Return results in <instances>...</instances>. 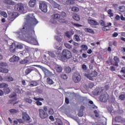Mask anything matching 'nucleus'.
<instances>
[{"mask_svg": "<svg viewBox=\"0 0 125 125\" xmlns=\"http://www.w3.org/2000/svg\"><path fill=\"white\" fill-rule=\"evenodd\" d=\"M35 31L30 30L27 32L20 35L21 40H28L31 43H34V42H37V38L34 37Z\"/></svg>", "mask_w": 125, "mask_h": 125, "instance_id": "obj_1", "label": "nucleus"}, {"mask_svg": "<svg viewBox=\"0 0 125 125\" xmlns=\"http://www.w3.org/2000/svg\"><path fill=\"white\" fill-rule=\"evenodd\" d=\"M25 19L27 23H30L31 26H36L39 21L35 18V16L30 14L25 17Z\"/></svg>", "mask_w": 125, "mask_h": 125, "instance_id": "obj_2", "label": "nucleus"}, {"mask_svg": "<svg viewBox=\"0 0 125 125\" xmlns=\"http://www.w3.org/2000/svg\"><path fill=\"white\" fill-rule=\"evenodd\" d=\"M98 75L97 72L94 71L92 72L91 73H85L84 76L88 79L90 81H94V78L97 77Z\"/></svg>", "mask_w": 125, "mask_h": 125, "instance_id": "obj_3", "label": "nucleus"}, {"mask_svg": "<svg viewBox=\"0 0 125 125\" xmlns=\"http://www.w3.org/2000/svg\"><path fill=\"white\" fill-rule=\"evenodd\" d=\"M72 80L74 83H80L82 80V77L80 75V73L75 72L73 74Z\"/></svg>", "mask_w": 125, "mask_h": 125, "instance_id": "obj_4", "label": "nucleus"}, {"mask_svg": "<svg viewBox=\"0 0 125 125\" xmlns=\"http://www.w3.org/2000/svg\"><path fill=\"white\" fill-rule=\"evenodd\" d=\"M40 9L45 13L47 12V5L44 1H41L39 6Z\"/></svg>", "mask_w": 125, "mask_h": 125, "instance_id": "obj_5", "label": "nucleus"}, {"mask_svg": "<svg viewBox=\"0 0 125 125\" xmlns=\"http://www.w3.org/2000/svg\"><path fill=\"white\" fill-rule=\"evenodd\" d=\"M62 55L63 56V57L66 58V59H70V58L72 57V53L71 52L66 49L63 50L62 51Z\"/></svg>", "mask_w": 125, "mask_h": 125, "instance_id": "obj_6", "label": "nucleus"}, {"mask_svg": "<svg viewBox=\"0 0 125 125\" xmlns=\"http://www.w3.org/2000/svg\"><path fill=\"white\" fill-rule=\"evenodd\" d=\"M40 117L41 119L43 120L44 119H46L48 117V114L47 113L44 112V110L42 109H40L39 110Z\"/></svg>", "mask_w": 125, "mask_h": 125, "instance_id": "obj_7", "label": "nucleus"}, {"mask_svg": "<svg viewBox=\"0 0 125 125\" xmlns=\"http://www.w3.org/2000/svg\"><path fill=\"white\" fill-rule=\"evenodd\" d=\"M15 9L16 11L23 12L24 11V5L22 3H19L15 5Z\"/></svg>", "mask_w": 125, "mask_h": 125, "instance_id": "obj_8", "label": "nucleus"}, {"mask_svg": "<svg viewBox=\"0 0 125 125\" xmlns=\"http://www.w3.org/2000/svg\"><path fill=\"white\" fill-rule=\"evenodd\" d=\"M100 101L101 102H107L109 99V95L107 93L101 95L99 97Z\"/></svg>", "mask_w": 125, "mask_h": 125, "instance_id": "obj_9", "label": "nucleus"}, {"mask_svg": "<svg viewBox=\"0 0 125 125\" xmlns=\"http://www.w3.org/2000/svg\"><path fill=\"white\" fill-rule=\"evenodd\" d=\"M42 71L45 75V77H53L55 75L52 72L49 71V70L45 69V68H43Z\"/></svg>", "mask_w": 125, "mask_h": 125, "instance_id": "obj_10", "label": "nucleus"}, {"mask_svg": "<svg viewBox=\"0 0 125 125\" xmlns=\"http://www.w3.org/2000/svg\"><path fill=\"white\" fill-rule=\"evenodd\" d=\"M88 24H90L91 27L95 28V26L99 25V23L95 20H88Z\"/></svg>", "mask_w": 125, "mask_h": 125, "instance_id": "obj_11", "label": "nucleus"}, {"mask_svg": "<svg viewBox=\"0 0 125 125\" xmlns=\"http://www.w3.org/2000/svg\"><path fill=\"white\" fill-rule=\"evenodd\" d=\"M55 8H61V6L53 0H47Z\"/></svg>", "mask_w": 125, "mask_h": 125, "instance_id": "obj_12", "label": "nucleus"}, {"mask_svg": "<svg viewBox=\"0 0 125 125\" xmlns=\"http://www.w3.org/2000/svg\"><path fill=\"white\" fill-rule=\"evenodd\" d=\"M113 60L115 61V63L111 62V65L115 66L116 67H119V63H120V59L117 56H115L113 58Z\"/></svg>", "mask_w": 125, "mask_h": 125, "instance_id": "obj_13", "label": "nucleus"}, {"mask_svg": "<svg viewBox=\"0 0 125 125\" xmlns=\"http://www.w3.org/2000/svg\"><path fill=\"white\" fill-rule=\"evenodd\" d=\"M10 51L12 53H14L16 51V44L15 43H12L11 45L9 46Z\"/></svg>", "mask_w": 125, "mask_h": 125, "instance_id": "obj_14", "label": "nucleus"}, {"mask_svg": "<svg viewBox=\"0 0 125 125\" xmlns=\"http://www.w3.org/2000/svg\"><path fill=\"white\" fill-rule=\"evenodd\" d=\"M55 70L57 71V73H61L62 72L63 68L61 65H59L58 64H56L55 65Z\"/></svg>", "mask_w": 125, "mask_h": 125, "instance_id": "obj_15", "label": "nucleus"}, {"mask_svg": "<svg viewBox=\"0 0 125 125\" xmlns=\"http://www.w3.org/2000/svg\"><path fill=\"white\" fill-rule=\"evenodd\" d=\"M36 3H37L36 0H30L29 2V6L30 7H34L35 5H36Z\"/></svg>", "mask_w": 125, "mask_h": 125, "instance_id": "obj_16", "label": "nucleus"}, {"mask_svg": "<svg viewBox=\"0 0 125 125\" xmlns=\"http://www.w3.org/2000/svg\"><path fill=\"white\" fill-rule=\"evenodd\" d=\"M19 60V57L14 56L13 57L11 58L9 60L10 62H17Z\"/></svg>", "mask_w": 125, "mask_h": 125, "instance_id": "obj_17", "label": "nucleus"}, {"mask_svg": "<svg viewBox=\"0 0 125 125\" xmlns=\"http://www.w3.org/2000/svg\"><path fill=\"white\" fill-rule=\"evenodd\" d=\"M22 119L23 120H24V121H29V120H30V116H29L26 113L23 112Z\"/></svg>", "mask_w": 125, "mask_h": 125, "instance_id": "obj_18", "label": "nucleus"}, {"mask_svg": "<svg viewBox=\"0 0 125 125\" xmlns=\"http://www.w3.org/2000/svg\"><path fill=\"white\" fill-rule=\"evenodd\" d=\"M39 83L36 81H30L28 85L30 87H33V86H37Z\"/></svg>", "mask_w": 125, "mask_h": 125, "instance_id": "obj_19", "label": "nucleus"}, {"mask_svg": "<svg viewBox=\"0 0 125 125\" xmlns=\"http://www.w3.org/2000/svg\"><path fill=\"white\" fill-rule=\"evenodd\" d=\"M4 3H6V4H9L10 5H14V4H15V2L11 0H5L4 1Z\"/></svg>", "mask_w": 125, "mask_h": 125, "instance_id": "obj_20", "label": "nucleus"}, {"mask_svg": "<svg viewBox=\"0 0 125 125\" xmlns=\"http://www.w3.org/2000/svg\"><path fill=\"white\" fill-rule=\"evenodd\" d=\"M84 31L86 32V33H90V34H94V31L90 28H84Z\"/></svg>", "mask_w": 125, "mask_h": 125, "instance_id": "obj_21", "label": "nucleus"}, {"mask_svg": "<svg viewBox=\"0 0 125 125\" xmlns=\"http://www.w3.org/2000/svg\"><path fill=\"white\" fill-rule=\"evenodd\" d=\"M73 18V19H74V20H76V21H80V20L81 19L80 18V16L77 14H74Z\"/></svg>", "mask_w": 125, "mask_h": 125, "instance_id": "obj_22", "label": "nucleus"}, {"mask_svg": "<svg viewBox=\"0 0 125 125\" xmlns=\"http://www.w3.org/2000/svg\"><path fill=\"white\" fill-rule=\"evenodd\" d=\"M8 87V85L6 83H0V88H7Z\"/></svg>", "mask_w": 125, "mask_h": 125, "instance_id": "obj_23", "label": "nucleus"}, {"mask_svg": "<svg viewBox=\"0 0 125 125\" xmlns=\"http://www.w3.org/2000/svg\"><path fill=\"white\" fill-rule=\"evenodd\" d=\"M8 69H6V68H4L1 67H0V73H8Z\"/></svg>", "mask_w": 125, "mask_h": 125, "instance_id": "obj_24", "label": "nucleus"}, {"mask_svg": "<svg viewBox=\"0 0 125 125\" xmlns=\"http://www.w3.org/2000/svg\"><path fill=\"white\" fill-rule=\"evenodd\" d=\"M27 26H28V24H27V23H24L22 28L21 29V33H24V31H26L27 29Z\"/></svg>", "mask_w": 125, "mask_h": 125, "instance_id": "obj_25", "label": "nucleus"}, {"mask_svg": "<svg viewBox=\"0 0 125 125\" xmlns=\"http://www.w3.org/2000/svg\"><path fill=\"white\" fill-rule=\"evenodd\" d=\"M65 36L67 38H71V36H73V32L72 31H67L65 33Z\"/></svg>", "mask_w": 125, "mask_h": 125, "instance_id": "obj_26", "label": "nucleus"}, {"mask_svg": "<svg viewBox=\"0 0 125 125\" xmlns=\"http://www.w3.org/2000/svg\"><path fill=\"white\" fill-rule=\"evenodd\" d=\"M46 82L48 84H53V83H54L53 80H52V79H50V78H48L47 79Z\"/></svg>", "mask_w": 125, "mask_h": 125, "instance_id": "obj_27", "label": "nucleus"}, {"mask_svg": "<svg viewBox=\"0 0 125 125\" xmlns=\"http://www.w3.org/2000/svg\"><path fill=\"white\" fill-rule=\"evenodd\" d=\"M64 71L65 73H67V74H69V73H71V68L69 66H66L64 69Z\"/></svg>", "mask_w": 125, "mask_h": 125, "instance_id": "obj_28", "label": "nucleus"}, {"mask_svg": "<svg viewBox=\"0 0 125 125\" xmlns=\"http://www.w3.org/2000/svg\"><path fill=\"white\" fill-rule=\"evenodd\" d=\"M16 14H17V13L15 12L11 14L9 16L10 19H14L16 17Z\"/></svg>", "mask_w": 125, "mask_h": 125, "instance_id": "obj_29", "label": "nucleus"}, {"mask_svg": "<svg viewBox=\"0 0 125 125\" xmlns=\"http://www.w3.org/2000/svg\"><path fill=\"white\" fill-rule=\"evenodd\" d=\"M56 125H63V123H62V121L60 119H57V121L55 122Z\"/></svg>", "mask_w": 125, "mask_h": 125, "instance_id": "obj_30", "label": "nucleus"}, {"mask_svg": "<svg viewBox=\"0 0 125 125\" xmlns=\"http://www.w3.org/2000/svg\"><path fill=\"white\" fill-rule=\"evenodd\" d=\"M107 13L108 14V16L109 17H113L114 16V14L112 13V10L111 9H108L107 10Z\"/></svg>", "mask_w": 125, "mask_h": 125, "instance_id": "obj_31", "label": "nucleus"}, {"mask_svg": "<svg viewBox=\"0 0 125 125\" xmlns=\"http://www.w3.org/2000/svg\"><path fill=\"white\" fill-rule=\"evenodd\" d=\"M6 81H7V82H13L14 79L11 76H7L6 77Z\"/></svg>", "mask_w": 125, "mask_h": 125, "instance_id": "obj_32", "label": "nucleus"}, {"mask_svg": "<svg viewBox=\"0 0 125 125\" xmlns=\"http://www.w3.org/2000/svg\"><path fill=\"white\" fill-rule=\"evenodd\" d=\"M72 11L73 12H78L80 10V9L78 7H72Z\"/></svg>", "mask_w": 125, "mask_h": 125, "instance_id": "obj_33", "label": "nucleus"}, {"mask_svg": "<svg viewBox=\"0 0 125 125\" xmlns=\"http://www.w3.org/2000/svg\"><path fill=\"white\" fill-rule=\"evenodd\" d=\"M33 71V69L32 68H27L26 70L25 71V74L26 75H29L31 72Z\"/></svg>", "mask_w": 125, "mask_h": 125, "instance_id": "obj_34", "label": "nucleus"}, {"mask_svg": "<svg viewBox=\"0 0 125 125\" xmlns=\"http://www.w3.org/2000/svg\"><path fill=\"white\" fill-rule=\"evenodd\" d=\"M64 46H65V47H66V48H68V49H71V48L73 47V46L68 43H65Z\"/></svg>", "mask_w": 125, "mask_h": 125, "instance_id": "obj_35", "label": "nucleus"}, {"mask_svg": "<svg viewBox=\"0 0 125 125\" xmlns=\"http://www.w3.org/2000/svg\"><path fill=\"white\" fill-rule=\"evenodd\" d=\"M119 11H121V12H125V6H119Z\"/></svg>", "mask_w": 125, "mask_h": 125, "instance_id": "obj_36", "label": "nucleus"}, {"mask_svg": "<svg viewBox=\"0 0 125 125\" xmlns=\"http://www.w3.org/2000/svg\"><path fill=\"white\" fill-rule=\"evenodd\" d=\"M28 62H29V60H28L27 59H25L22 61H21L20 62V63L21 64H26V63H28Z\"/></svg>", "mask_w": 125, "mask_h": 125, "instance_id": "obj_37", "label": "nucleus"}, {"mask_svg": "<svg viewBox=\"0 0 125 125\" xmlns=\"http://www.w3.org/2000/svg\"><path fill=\"white\" fill-rule=\"evenodd\" d=\"M24 101H25V102H27V103H29L30 104L33 102V101L31 99L28 98H24Z\"/></svg>", "mask_w": 125, "mask_h": 125, "instance_id": "obj_38", "label": "nucleus"}, {"mask_svg": "<svg viewBox=\"0 0 125 125\" xmlns=\"http://www.w3.org/2000/svg\"><path fill=\"white\" fill-rule=\"evenodd\" d=\"M61 78L63 79V80H67L68 79V77L65 74H61Z\"/></svg>", "mask_w": 125, "mask_h": 125, "instance_id": "obj_39", "label": "nucleus"}, {"mask_svg": "<svg viewBox=\"0 0 125 125\" xmlns=\"http://www.w3.org/2000/svg\"><path fill=\"white\" fill-rule=\"evenodd\" d=\"M0 14L5 18L7 17V14H6V13H5L4 11L0 12Z\"/></svg>", "mask_w": 125, "mask_h": 125, "instance_id": "obj_40", "label": "nucleus"}, {"mask_svg": "<svg viewBox=\"0 0 125 125\" xmlns=\"http://www.w3.org/2000/svg\"><path fill=\"white\" fill-rule=\"evenodd\" d=\"M48 54L49 55V56H51V57H56L55 54L52 52H48Z\"/></svg>", "mask_w": 125, "mask_h": 125, "instance_id": "obj_41", "label": "nucleus"}, {"mask_svg": "<svg viewBox=\"0 0 125 125\" xmlns=\"http://www.w3.org/2000/svg\"><path fill=\"white\" fill-rule=\"evenodd\" d=\"M52 17L54 18V19H59V18H60V15L58 14H56L53 15Z\"/></svg>", "mask_w": 125, "mask_h": 125, "instance_id": "obj_42", "label": "nucleus"}, {"mask_svg": "<svg viewBox=\"0 0 125 125\" xmlns=\"http://www.w3.org/2000/svg\"><path fill=\"white\" fill-rule=\"evenodd\" d=\"M7 63L4 62H0V67H6Z\"/></svg>", "mask_w": 125, "mask_h": 125, "instance_id": "obj_43", "label": "nucleus"}, {"mask_svg": "<svg viewBox=\"0 0 125 125\" xmlns=\"http://www.w3.org/2000/svg\"><path fill=\"white\" fill-rule=\"evenodd\" d=\"M55 49H57V50H62V46L61 45H58V44H56V46L55 47Z\"/></svg>", "mask_w": 125, "mask_h": 125, "instance_id": "obj_44", "label": "nucleus"}, {"mask_svg": "<svg viewBox=\"0 0 125 125\" xmlns=\"http://www.w3.org/2000/svg\"><path fill=\"white\" fill-rule=\"evenodd\" d=\"M74 38L76 42H80V41H81V39H80V36H79V35L77 34L74 35Z\"/></svg>", "mask_w": 125, "mask_h": 125, "instance_id": "obj_45", "label": "nucleus"}, {"mask_svg": "<svg viewBox=\"0 0 125 125\" xmlns=\"http://www.w3.org/2000/svg\"><path fill=\"white\" fill-rule=\"evenodd\" d=\"M34 100H35L36 101H43V100H44V99L43 98H34L33 99Z\"/></svg>", "mask_w": 125, "mask_h": 125, "instance_id": "obj_46", "label": "nucleus"}, {"mask_svg": "<svg viewBox=\"0 0 125 125\" xmlns=\"http://www.w3.org/2000/svg\"><path fill=\"white\" fill-rule=\"evenodd\" d=\"M108 27H109L108 25L105 26L103 27L102 30L104 32H107V31H109V29L107 28Z\"/></svg>", "mask_w": 125, "mask_h": 125, "instance_id": "obj_47", "label": "nucleus"}, {"mask_svg": "<svg viewBox=\"0 0 125 125\" xmlns=\"http://www.w3.org/2000/svg\"><path fill=\"white\" fill-rule=\"evenodd\" d=\"M48 113L50 115H53V114H54V110H53L52 108H50L49 109Z\"/></svg>", "mask_w": 125, "mask_h": 125, "instance_id": "obj_48", "label": "nucleus"}, {"mask_svg": "<svg viewBox=\"0 0 125 125\" xmlns=\"http://www.w3.org/2000/svg\"><path fill=\"white\" fill-rule=\"evenodd\" d=\"M10 113H12V114H15L16 113H18V110L13 109L10 110Z\"/></svg>", "mask_w": 125, "mask_h": 125, "instance_id": "obj_49", "label": "nucleus"}, {"mask_svg": "<svg viewBox=\"0 0 125 125\" xmlns=\"http://www.w3.org/2000/svg\"><path fill=\"white\" fill-rule=\"evenodd\" d=\"M4 92L6 94H8L10 92V90L9 88H6L4 89Z\"/></svg>", "mask_w": 125, "mask_h": 125, "instance_id": "obj_50", "label": "nucleus"}, {"mask_svg": "<svg viewBox=\"0 0 125 125\" xmlns=\"http://www.w3.org/2000/svg\"><path fill=\"white\" fill-rule=\"evenodd\" d=\"M55 40H56V41H57L58 42H62V39H61V38L58 37V36H56L55 37Z\"/></svg>", "mask_w": 125, "mask_h": 125, "instance_id": "obj_51", "label": "nucleus"}, {"mask_svg": "<svg viewBox=\"0 0 125 125\" xmlns=\"http://www.w3.org/2000/svg\"><path fill=\"white\" fill-rule=\"evenodd\" d=\"M119 98H120V99H121V100H125V94H121L119 96Z\"/></svg>", "mask_w": 125, "mask_h": 125, "instance_id": "obj_52", "label": "nucleus"}, {"mask_svg": "<svg viewBox=\"0 0 125 125\" xmlns=\"http://www.w3.org/2000/svg\"><path fill=\"white\" fill-rule=\"evenodd\" d=\"M81 47L83 50H87V46L86 45H83L81 46Z\"/></svg>", "mask_w": 125, "mask_h": 125, "instance_id": "obj_53", "label": "nucleus"}, {"mask_svg": "<svg viewBox=\"0 0 125 125\" xmlns=\"http://www.w3.org/2000/svg\"><path fill=\"white\" fill-rule=\"evenodd\" d=\"M17 48L18 49H22L23 48V45L21 44H18L17 46H16Z\"/></svg>", "mask_w": 125, "mask_h": 125, "instance_id": "obj_54", "label": "nucleus"}, {"mask_svg": "<svg viewBox=\"0 0 125 125\" xmlns=\"http://www.w3.org/2000/svg\"><path fill=\"white\" fill-rule=\"evenodd\" d=\"M73 25L74 27H83V25L82 24H79L78 23H73Z\"/></svg>", "mask_w": 125, "mask_h": 125, "instance_id": "obj_55", "label": "nucleus"}, {"mask_svg": "<svg viewBox=\"0 0 125 125\" xmlns=\"http://www.w3.org/2000/svg\"><path fill=\"white\" fill-rule=\"evenodd\" d=\"M36 104H37V105L38 106H42V102L39 101H37L35 102Z\"/></svg>", "mask_w": 125, "mask_h": 125, "instance_id": "obj_56", "label": "nucleus"}, {"mask_svg": "<svg viewBox=\"0 0 125 125\" xmlns=\"http://www.w3.org/2000/svg\"><path fill=\"white\" fill-rule=\"evenodd\" d=\"M78 115L79 117H83V111H79L78 113Z\"/></svg>", "mask_w": 125, "mask_h": 125, "instance_id": "obj_57", "label": "nucleus"}, {"mask_svg": "<svg viewBox=\"0 0 125 125\" xmlns=\"http://www.w3.org/2000/svg\"><path fill=\"white\" fill-rule=\"evenodd\" d=\"M15 91V92H16V93H21V91H20V89L18 88H16Z\"/></svg>", "mask_w": 125, "mask_h": 125, "instance_id": "obj_58", "label": "nucleus"}, {"mask_svg": "<svg viewBox=\"0 0 125 125\" xmlns=\"http://www.w3.org/2000/svg\"><path fill=\"white\" fill-rule=\"evenodd\" d=\"M61 16H62V17H66V16H67V14H66V13L62 12L61 13Z\"/></svg>", "mask_w": 125, "mask_h": 125, "instance_id": "obj_59", "label": "nucleus"}, {"mask_svg": "<svg viewBox=\"0 0 125 125\" xmlns=\"http://www.w3.org/2000/svg\"><path fill=\"white\" fill-rule=\"evenodd\" d=\"M100 23L102 26H105V22L103 20L100 21Z\"/></svg>", "mask_w": 125, "mask_h": 125, "instance_id": "obj_60", "label": "nucleus"}, {"mask_svg": "<svg viewBox=\"0 0 125 125\" xmlns=\"http://www.w3.org/2000/svg\"><path fill=\"white\" fill-rule=\"evenodd\" d=\"M118 33L117 32H114L113 34H112V37H113L114 38H116V37H118Z\"/></svg>", "mask_w": 125, "mask_h": 125, "instance_id": "obj_61", "label": "nucleus"}, {"mask_svg": "<svg viewBox=\"0 0 125 125\" xmlns=\"http://www.w3.org/2000/svg\"><path fill=\"white\" fill-rule=\"evenodd\" d=\"M50 21L52 22L53 24H56V23H57V21H56L54 19H51Z\"/></svg>", "mask_w": 125, "mask_h": 125, "instance_id": "obj_62", "label": "nucleus"}, {"mask_svg": "<svg viewBox=\"0 0 125 125\" xmlns=\"http://www.w3.org/2000/svg\"><path fill=\"white\" fill-rule=\"evenodd\" d=\"M121 72L123 73V74H125V67H123L122 70H121Z\"/></svg>", "mask_w": 125, "mask_h": 125, "instance_id": "obj_63", "label": "nucleus"}, {"mask_svg": "<svg viewBox=\"0 0 125 125\" xmlns=\"http://www.w3.org/2000/svg\"><path fill=\"white\" fill-rule=\"evenodd\" d=\"M82 69L83 70H86V65L85 64L82 65Z\"/></svg>", "mask_w": 125, "mask_h": 125, "instance_id": "obj_64", "label": "nucleus"}]
</instances>
